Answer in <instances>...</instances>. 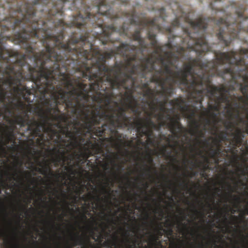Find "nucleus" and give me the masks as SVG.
<instances>
[{"instance_id":"59","label":"nucleus","mask_w":248,"mask_h":248,"mask_svg":"<svg viewBox=\"0 0 248 248\" xmlns=\"http://www.w3.org/2000/svg\"><path fill=\"white\" fill-rule=\"evenodd\" d=\"M29 163L31 164V165L33 164V162H31V161H29Z\"/></svg>"},{"instance_id":"42","label":"nucleus","mask_w":248,"mask_h":248,"mask_svg":"<svg viewBox=\"0 0 248 248\" xmlns=\"http://www.w3.org/2000/svg\"><path fill=\"white\" fill-rule=\"evenodd\" d=\"M244 214L248 215V205L244 210Z\"/></svg>"},{"instance_id":"28","label":"nucleus","mask_w":248,"mask_h":248,"mask_svg":"<svg viewBox=\"0 0 248 248\" xmlns=\"http://www.w3.org/2000/svg\"><path fill=\"white\" fill-rule=\"evenodd\" d=\"M95 198V196H93L91 193H89L86 195H83L80 197V199L84 201H92Z\"/></svg>"},{"instance_id":"50","label":"nucleus","mask_w":248,"mask_h":248,"mask_svg":"<svg viewBox=\"0 0 248 248\" xmlns=\"http://www.w3.org/2000/svg\"><path fill=\"white\" fill-rule=\"evenodd\" d=\"M89 186H90L91 188L92 189H95L93 185L89 184Z\"/></svg>"},{"instance_id":"34","label":"nucleus","mask_w":248,"mask_h":248,"mask_svg":"<svg viewBox=\"0 0 248 248\" xmlns=\"http://www.w3.org/2000/svg\"><path fill=\"white\" fill-rule=\"evenodd\" d=\"M165 233L168 235H171L173 233V230L171 227H170L168 230H166Z\"/></svg>"},{"instance_id":"43","label":"nucleus","mask_w":248,"mask_h":248,"mask_svg":"<svg viewBox=\"0 0 248 248\" xmlns=\"http://www.w3.org/2000/svg\"><path fill=\"white\" fill-rule=\"evenodd\" d=\"M5 233L4 232H3V231H0V238L2 237H3L4 235H5Z\"/></svg>"},{"instance_id":"46","label":"nucleus","mask_w":248,"mask_h":248,"mask_svg":"<svg viewBox=\"0 0 248 248\" xmlns=\"http://www.w3.org/2000/svg\"><path fill=\"white\" fill-rule=\"evenodd\" d=\"M117 238H118V237H117V236H115V237H114V241H113V245H115V242H116V241H117Z\"/></svg>"},{"instance_id":"64","label":"nucleus","mask_w":248,"mask_h":248,"mask_svg":"<svg viewBox=\"0 0 248 248\" xmlns=\"http://www.w3.org/2000/svg\"><path fill=\"white\" fill-rule=\"evenodd\" d=\"M201 203L202 206V207L203 208V207H204V204H203V203L201 202Z\"/></svg>"},{"instance_id":"41","label":"nucleus","mask_w":248,"mask_h":248,"mask_svg":"<svg viewBox=\"0 0 248 248\" xmlns=\"http://www.w3.org/2000/svg\"><path fill=\"white\" fill-rule=\"evenodd\" d=\"M197 174V172H196V171H193V172L190 174L189 176L191 178V177L196 175Z\"/></svg>"},{"instance_id":"24","label":"nucleus","mask_w":248,"mask_h":248,"mask_svg":"<svg viewBox=\"0 0 248 248\" xmlns=\"http://www.w3.org/2000/svg\"><path fill=\"white\" fill-rule=\"evenodd\" d=\"M233 162L234 164L237 166V171H241L243 175H246L247 174L246 171H247V170H248V166H247L246 167V168H242V167L241 168H240V162L238 161L237 157H235L233 159Z\"/></svg>"},{"instance_id":"54","label":"nucleus","mask_w":248,"mask_h":248,"mask_svg":"<svg viewBox=\"0 0 248 248\" xmlns=\"http://www.w3.org/2000/svg\"><path fill=\"white\" fill-rule=\"evenodd\" d=\"M111 161L112 162H113L114 163V165H116L115 163V160L113 159H111Z\"/></svg>"},{"instance_id":"35","label":"nucleus","mask_w":248,"mask_h":248,"mask_svg":"<svg viewBox=\"0 0 248 248\" xmlns=\"http://www.w3.org/2000/svg\"><path fill=\"white\" fill-rule=\"evenodd\" d=\"M238 183H241L242 185L245 186V183L242 182L241 180H238L237 182H235V188L237 189L238 187Z\"/></svg>"},{"instance_id":"47","label":"nucleus","mask_w":248,"mask_h":248,"mask_svg":"<svg viewBox=\"0 0 248 248\" xmlns=\"http://www.w3.org/2000/svg\"><path fill=\"white\" fill-rule=\"evenodd\" d=\"M193 211H194V212L195 214H198V213H202L201 212H199V211L198 210H196V209H194Z\"/></svg>"},{"instance_id":"17","label":"nucleus","mask_w":248,"mask_h":248,"mask_svg":"<svg viewBox=\"0 0 248 248\" xmlns=\"http://www.w3.org/2000/svg\"><path fill=\"white\" fill-rule=\"evenodd\" d=\"M214 141L216 145V148H214L213 146H211L209 149V155L211 158H212L215 160V162L216 164H218L219 162V157L222 150L217 141H215V139L214 140Z\"/></svg>"},{"instance_id":"26","label":"nucleus","mask_w":248,"mask_h":248,"mask_svg":"<svg viewBox=\"0 0 248 248\" xmlns=\"http://www.w3.org/2000/svg\"><path fill=\"white\" fill-rule=\"evenodd\" d=\"M73 239L74 241L73 246L74 247H75V246H77L78 245H82L84 244L83 239L81 237H80V236H79L78 233H77L75 237H73Z\"/></svg>"},{"instance_id":"25","label":"nucleus","mask_w":248,"mask_h":248,"mask_svg":"<svg viewBox=\"0 0 248 248\" xmlns=\"http://www.w3.org/2000/svg\"><path fill=\"white\" fill-rule=\"evenodd\" d=\"M69 124H67L63 126V127L64 128V129L65 130V132L68 136V139H70L71 141L74 142V139H75V136L73 131L69 129Z\"/></svg>"},{"instance_id":"4","label":"nucleus","mask_w":248,"mask_h":248,"mask_svg":"<svg viewBox=\"0 0 248 248\" xmlns=\"http://www.w3.org/2000/svg\"><path fill=\"white\" fill-rule=\"evenodd\" d=\"M59 17H56L52 22H49L52 27H54L53 34H48L46 32L43 31V37H46L51 40V61L53 62H49V64L47 84L48 88L53 87V89L47 91L43 101V105L46 107V111L42 108L36 107L34 108L37 116L41 119L39 139H37L39 144L44 143L46 141L48 143L50 141L54 142L55 139L58 140V131L62 127L61 122L66 123L68 120L64 113L59 114L61 111L58 107L59 105L65 106V103L62 102L61 98H59L58 101L56 102L54 95L59 93L61 89L62 91H66L64 84L62 83V80L61 78V75L67 74V71L70 68L67 65L65 56L66 53L53 44V38H59L61 35H63L64 38L67 29L71 30L72 27L80 28L82 24L78 22V20L80 19L81 20H84L79 15L78 16H73L72 21L67 24L62 18Z\"/></svg>"},{"instance_id":"62","label":"nucleus","mask_w":248,"mask_h":248,"mask_svg":"<svg viewBox=\"0 0 248 248\" xmlns=\"http://www.w3.org/2000/svg\"><path fill=\"white\" fill-rule=\"evenodd\" d=\"M59 217L61 219H62L63 216H61V215H60Z\"/></svg>"},{"instance_id":"10","label":"nucleus","mask_w":248,"mask_h":248,"mask_svg":"<svg viewBox=\"0 0 248 248\" xmlns=\"http://www.w3.org/2000/svg\"><path fill=\"white\" fill-rule=\"evenodd\" d=\"M58 134L59 136H57V138L59 139L57 140L55 139L53 141L54 143L57 144L59 148H53V151L56 152L57 155L56 157L53 159V161L55 162V166H58L59 163L61 162L64 163L67 161L68 165H69L72 160V155L66 156V149L75 147L74 143L70 139H68V136L62 124V127L59 129Z\"/></svg>"},{"instance_id":"45","label":"nucleus","mask_w":248,"mask_h":248,"mask_svg":"<svg viewBox=\"0 0 248 248\" xmlns=\"http://www.w3.org/2000/svg\"><path fill=\"white\" fill-rule=\"evenodd\" d=\"M162 152H163V153H166V146H163V149H162Z\"/></svg>"},{"instance_id":"8","label":"nucleus","mask_w":248,"mask_h":248,"mask_svg":"<svg viewBox=\"0 0 248 248\" xmlns=\"http://www.w3.org/2000/svg\"><path fill=\"white\" fill-rule=\"evenodd\" d=\"M244 8L236 11V16L232 18L231 16L226 18H219L216 21L218 31L216 35L221 43L228 46L235 38H239L247 42L245 38H242V34H248V17L244 16Z\"/></svg>"},{"instance_id":"57","label":"nucleus","mask_w":248,"mask_h":248,"mask_svg":"<svg viewBox=\"0 0 248 248\" xmlns=\"http://www.w3.org/2000/svg\"><path fill=\"white\" fill-rule=\"evenodd\" d=\"M39 165L40 167H43V164L41 163V162H39Z\"/></svg>"},{"instance_id":"31","label":"nucleus","mask_w":248,"mask_h":248,"mask_svg":"<svg viewBox=\"0 0 248 248\" xmlns=\"http://www.w3.org/2000/svg\"><path fill=\"white\" fill-rule=\"evenodd\" d=\"M85 188H86V185H82L81 186L78 187L76 191L77 194L80 195L83 193Z\"/></svg>"},{"instance_id":"56","label":"nucleus","mask_w":248,"mask_h":248,"mask_svg":"<svg viewBox=\"0 0 248 248\" xmlns=\"http://www.w3.org/2000/svg\"><path fill=\"white\" fill-rule=\"evenodd\" d=\"M231 212H232V213H234L235 212V210H234V209H232V210H231Z\"/></svg>"},{"instance_id":"63","label":"nucleus","mask_w":248,"mask_h":248,"mask_svg":"<svg viewBox=\"0 0 248 248\" xmlns=\"http://www.w3.org/2000/svg\"><path fill=\"white\" fill-rule=\"evenodd\" d=\"M167 154H168V155H171V152H170V151H169V152H168V153H167Z\"/></svg>"},{"instance_id":"13","label":"nucleus","mask_w":248,"mask_h":248,"mask_svg":"<svg viewBox=\"0 0 248 248\" xmlns=\"http://www.w3.org/2000/svg\"><path fill=\"white\" fill-rule=\"evenodd\" d=\"M144 124L139 123L140 127L138 130L141 131L142 135H145L147 137V143L148 144H153L154 142L155 138L154 133L152 128L148 122V119L146 118L143 119Z\"/></svg>"},{"instance_id":"14","label":"nucleus","mask_w":248,"mask_h":248,"mask_svg":"<svg viewBox=\"0 0 248 248\" xmlns=\"http://www.w3.org/2000/svg\"><path fill=\"white\" fill-rule=\"evenodd\" d=\"M23 162L21 160L18 159L14 165L13 169H14V172L12 174V179L14 180H16V177L17 180L22 182L24 180V177L27 176L31 177L30 171H23L19 169V167L22 166ZM25 174V176L23 175Z\"/></svg>"},{"instance_id":"18","label":"nucleus","mask_w":248,"mask_h":248,"mask_svg":"<svg viewBox=\"0 0 248 248\" xmlns=\"http://www.w3.org/2000/svg\"><path fill=\"white\" fill-rule=\"evenodd\" d=\"M185 162H188L189 164H190L193 167H197V168H199L202 170L200 174L202 176H204L205 174V171L207 169H209V164H205L203 163V162H200L198 163L197 160H195V161H189V160L185 158Z\"/></svg>"},{"instance_id":"6","label":"nucleus","mask_w":248,"mask_h":248,"mask_svg":"<svg viewBox=\"0 0 248 248\" xmlns=\"http://www.w3.org/2000/svg\"><path fill=\"white\" fill-rule=\"evenodd\" d=\"M210 61H204L205 66L204 68L203 80V98L205 95L208 98V109L205 108L203 109L206 113H210L213 118L214 125L212 130L216 128V124L217 123L216 118L217 114L216 112H219L222 103H225V109H227V114L230 119H237L239 123L245 125V132L248 133L247 128L248 127V120H246L241 116L240 109H243V105H241L238 102V97L235 95L233 96V104L232 102L229 95L226 93H221L223 88L219 87L212 85L211 77L215 75L219 76L216 72L208 66Z\"/></svg>"},{"instance_id":"21","label":"nucleus","mask_w":248,"mask_h":248,"mask_svg":"<svg viewBox=\"0 0 248 248\" xmlns=\"http://www.w3.org/2000/svg\"><path fill=\"white\" fill-rule=\"evenodd\" d=\"M225 109L226 110L225 112L226 117L228 118L229 120L228 121H225L224 124L226 130L230 131V135H231V133L233 132L232 130L234 128V124L232 122L233 119H230V118H229V116L227 113V109Z\"/></svg>"},{"instance_id":"11","label":"nucleus","mask_w":248,"mask_h":248,"mask_svg":"<svg viewBox=\"0 0 248 248\" xmlns=\"http://www.w3.org/2000/svg\"><path fill=\"white\" fill-rule=\"evenodd\" d=\"M205 124L202 129H201V124L198 120L194 121V127L191 128L189 131V133L192 136L195 137L194 139L196 144L194 146H191L192 150L197 149V145L203 144L204 146H209L210 143L208 140L204 139L203 140L201 139L205 137V132L207 131V126L211 125L212 122L210 119L204 118Z\"/></svg>"},{"instance_id":"60","label":"nucleus","mask_w":248,"mask_h":248,"mask_svg":"<svg viewBox=\"0 0 248 248\" xmlns=\"http://www.w3.org/2000/svg\"><path fill=\"white\" fill-rule=\"evenodd\" d=\"M108 164H106V165H105L106 169H109V168H108Z\"/></svg>"},{"instance_id":"49","label":"nucleus","mask_w":248,"mask_h":248,"mask_svg":"<svg viewBox=\"0 0 248 248\" xmlns=\"http://www.w3.org/2000/svg\"><path fill=\"white\" fill-rule=\"evenodd\" d=\"M151 168H150V167H148L146 170L148 171L149 173H150L151 172Z\"/></svg>"},{"instance_id":"30","label":"nucleus","mask_w":248,"mask_h":248,"mask_svg":"<svg viewBox=\"0 0 248 248\" xmlns=\"http://www.w3.org/2000/svg\"><path fill=\"white\" fill-rule=\"evenodd\" d=\"M226 183L227 185L228 189L230 191V192L229 193H228L227 194L228 195L229 197H231L232 195V192H234V189H233V187H232V186H231L230 183H229V182H226Z\"/></svg>"},{"instance_id":"27","label":"nucleus","mask_w":248,"mask_h":248,"mask_svg":"<svg viewBox=\"0 0 248 248\" xmlns=\"http://www.w3.org/2000/svg\"><path fill=\"white\" fill-rule=\"evenodd\" d=\"M109 182H107L106 183L105 185H101V189L103 193L104 194H108V195L110 194L111 189L110 188H107V187L108 186Z\"/></svg>"},{"instance_id":"19","label":"nucleus","mask_w":248,"mask_h":248,"mask_svg":"<svg viewBox=\"0 0 248 248\" xmlns=\"http://www.w3.org/2000/svg\"><path fill=\"white\" fill-rule=\"evenodd\" d=\"M155 230V233H153L151 236L154 242H156L157 240L162 237L163 233H165V232H166V230L163 229L162 223H157Z\"/></svg>"},{"instance_id":"20","label":"nucleus","mask_w":248,"mask_h":248,"mask_svg":"<svg viewBox=\"0 0 248 248\" xmlns=\"http://www.w3.org/2000/svg\"><path fill=\"white\" fill-rule=\"evenodd\" d=\"M192 108H190L187 106H186L184 108V109L189 113L188 114H187V118L190 120L191 128L194 127V120H196L195 117L196 116L198 111L199 110L198 108L194 107V106H192Z\"/></svg>"},{"instance_id":"1","label":"nucleus","mask_w":248,"mask_h":248,"mask_svg":"<svg viewBox=\"0 0 248 248\" xmlns=\"http://www.w3.org/2000/svg\"><path fill=\"white\" fill-rule=\"evenodd\" d=\"M171 4L175 19L171 26L165 29L169 33L166 46V59L156 56L159 46L155 32L163 31L162 22L165 21L166 10L158 9L159 17L140 19L135 10L115 13L113 22L116 19L126 18L129 24L124 23L119 29L114 24L104 29L101 37L103 44L110 39L112 42L120 41L119 36L125 35L138 42L139 47L122 43L115 47V54L124 57L125 71L123 72L122 63L116 62L117 78L120 86L127 89L126 98L132 111L140 115L139 104L133 93L140 89V94L147 97L144 101L158 121H166L167 114L174 112L173 108H167L168 98L174 93V85L187 93L194 102L203 108V74L204 61L201 56L210 50L206 40L207 23L203 18L189 19L177 2Z\"/></svg>"},{"instance_id":"2","label":"nucleus","mask_w":248,"mask_h":248,"mask_svg":"<svg viewBox=\"0 0 248 248\" xmlns=\"http://www.w3.org/2000/svg\"><path fill=\"white\" fill-rule=\"evenodd\" d=\"M67 0H34L31 3L20 5L17 0H6L8 8V28L14 39L26 50L28 54L19 58L18 52L8 50L10 56L8 61H1L0 73L6 78H0V119L6 114L19 112L12 124L6 127L5 141L0 140V150L6 153L4 145L12 142L15 143L14 130L16 124L27 129L33 137L39 136L41 120L30 118L29 113L32 107L23 102H32L35 96L43 102L47 91L53 89L48 87V69L51 61L52 42L50 39L43 37V31L54 34V27L50 22L56 17H62L64 4ZM0 124V131L3 129Z\"/></svg>"},{"instance_id":"52","label":"nucleus","mask_w":248,"mask_h":248,"mask_svg":"<svg viewBox=\"0 0 248 248\" xmlns=\"http://www.w3.org/2000/svg\"><path fill=\"white\" fill-rule=\"evenodd\" d=\"M216 190L217 192H220L221 191V189L220 188H219V187H217V188H216Z\"/></svg>"},{"instance_id":"3","label":"nucleus","mask_w":248,"mask_h":248,"mask_svg":"<svg viewBox=\"0 0 248 248\" xmlns=\"http://www.w3.org/2000/svg\"><path fill=\"white\" fill-rule=\"evenodd\" d=\"M95 8L96 14L87 11L85 17L81 13L76 16L80 15L84 19L83 21L78 20L82 25L78 29L100 27L102 32L96 33L94 39H98L105 45L100 39L104 34V30L113 25V18L117 15L113 14L111 4H108L106 0H102ZM91 34L88 31L79 36L73 33L66 43L62 42L63 35L53 38V44L66 53L67 65L70 68L66 74L60 75L66 91L60 88L53 97L56 101L61 98L65 103V109H71L72 113L77 116L70 122L73 125L75 146L79 144L78 137L84 142L85 139L81 136L92 134L94 130L95 134L98 128L95 126L98 124L93 125L89 129L88 123L97 109L101 111L104 108L102 103L110 105L114 95L111 89L120 84L117 78L116 62L110 67L106 64L107 59L116 54L115 42L108 40L105 44H110L109 51L101 52L99 47H94L90 38Z\"/></svg>"},{"instance_id":"55","label":"nucleus","mask_w":248,"mask_h":248,"mask_svg":"<svg viewBox=\"0 0 248 248\" xmlns=\"http://www.w3.org/2000/svg\"><path fill=\"white\" fill-rule=\"evenodd\" d=\"M120 0L121 1H122L123 2V3H125V2H127L126 0H125V1H123V0Z\"/></svg>"},{"instance_id":"38","label":"nucleus","mask_w":248,"mask_h":248,"mask_svg":"<svg viewBox=\"0 0 248 248\" xmlns=\"http://www.w3.org/2000/svg\"><path fill=\"white\" fill-rule=\"evenodd\" d=\"M231 218L232 219H233V220L234 221H237V220H238L239 218V217H237V216H235V215H232L231 216Z\"/></svg>"},{"instance_id":"48","label":"nucleus","mask_w":248,"mask_h":248,"mask_svg":"<svg viewBox=\"0 0 248 248\" xmlns=\"http://www.w3.org/2000/svg\"><path fill=\"white\" fill-rule=\"evenodd\" d=\"M1 183L3 184V185H8V184L7 183H6L5 182V181H3V180L1 179Z\"/></svg>"},{"instance_id":"53","label":"nucleus","mask_w":248,"mask_h":248,"mask_svg":"<svg viewBox=\"0 0 248 248\" xmlns=\"http://www.w3.org/2000/svg\"><path fill=\"white\" fill-rule=\"evenodd\" d=\"M148 186H149V185H148V183H145V187H146V188L148 187Z\"/></svg>"},{"instance_id":"40","label":"nucleus","mask_w":248,"mask_h":248,"mask_svg":"<svg viewBox=\"0 0 248 248\" xmlns=\"http://www.w3.org/2000/svg\"><path fill=\"white\" fill-rule=\"evenodd\" d=\"M138 145H140V144L144 145V144H145V143L144 142V141H142L141 140H140V139H139L138 140Z\"/></svg>"},{"instance_id":"5","label":"nucleus","mask_w":248,"mask_h":248,"mask_svg":"<svg viewBox=\"0 0 248 248\" xmlns=\"http://www.w3.org/2000/svg\"><path fill=\"white\" fill-rule=\"evenodd\" d=\"M214 54L216 59L208 66L223 79L239 87L245 97L239 95L237 99L243 103L248 120V48H242L239 52L215 51Z\"/></svg>"},{"instance_id":"12","label":"nucleus","mask_w":248,"mask_h":248,"mask_svg":"<svg viewBox=\"0 0 248 248\" xmlns=\"http://www.w3.org/2000/svg\"><path fill=\"white\" fill-rule=\"evenodd\" d=\"M95 130L93 131L92 134H90L91 136L90 139L87 140L85 143L86 146H84V152L80 155H75L78 158H79L81 155L85 159L87 160L90 156L98 155V154L102 153V149L100 146H99V144L97 143H93L91 140V139H93L95 140H96V138H93V134L95 135ZM95 136H96V135Z\"/></svg>"},{"instance_id":"37","label":"nucleus","mask_w":248,"mask_h":248,"mask_svg":"<svg viewBox=\"0 0 248 248\" xmlns=\"http://www.w3.org/2000/svg\"><path fill=\"white\" fill-rule=\"evenodd\" d=\"M167 141L168 142V146L169 147H170V148H174L175 145H174V144L170 143V139H167Z\"/></svg>"},{"instance_id":"29","label":"nucleus","mask_w":248,"mask_h":248,"mask_svg":"<svg viewBox=\"0 0 248 248\" xmlns=\"http://www.w3.org/2000/svg\"><path fill=\"white\" fill-rule=\"evenodd\" d=\"M178 185L179 186L183 187L185 189H187L188 187V183L186 180H181L179 181Z\"/></svg>"},{"instance_id":"36","label":"nucleus","mask_w":248,"mask_h":248,"mask_svg":"<svg viewBox=\"0 0 248 248\" xmlns=\"http://www.w3.org/2000/svg\"><path fill=\"white\" fill-rule=\"evenodd\" d=\"M148 160L150 164H152L153 162V158L150 155H148Z\"/></svg>"},{"instance_id":"39","label":"nucleus","mask_w":248,"mask_h":248,"mask_svg":"<svg viewBox=\"0 0 248 248\" xmlns=\"http://www.w3.org/2000/svg\"><path fill=\"white\" fill-rule=\"evenodd\" d=\"M206 205L207 206L210 208L211 210L212 211L213 210V207H212V205H211V204L209 202H206Z\"/></svg>"},{"instance_id":"44","label":"nucleus","mask_w":248,"mask_h":248,"mask_svg":"<svg viewBox=\"0 0 248 248\" xmlns=\"http://www.w3.org/2000/svg\"><path fill=\"white\" fill-rule=\"evenodd\" d=\"M113 155H114L115 158H120L119 155L117 154V153H113Z\"/></svg>"},{"instance_id":"33","label":"nucleus","mask_w":248,"mask_h":248,"mask_svg":"<svg viewBox=\"0 0 248 248\" xmlns=\"http://www.w3.org/2000/svg\"><path fill=\"white\" fill-rule=\"evenodd\" d=\"M170 103L171 105H177L180 106V100L178 98H175L174 100H171L170 101Z\"/></svg>"},{"instance_id":"22","label":"nucleus","mask_w":248,"mask_h":248,"mask_svg":"<svg viewBox=\"0 0 248 248\" xmlns=\"http://www.w3.org/2000/svg\"><path fill=\"white\" fill-rule=\"evenodd\" d=\"M139 123L144 124V119L139 118L138 121H136L134 123L131 122V124L130 126L136 128V131L138 134V137L140 139H141V138L143 137L144 135H142L141 131H140V130H139V128L140 127V125Z\"/></svg>"},{"instance_id":"32","label":"nucleus","mask_w":248,"mask_h":248,"mask_svg":"<svg viewBox=\"0 0 248 248\" xmlns=\"http://www.w3.org/2000/svg\"><path fill=\"white\" fill-rule=\"evenodd\" d=\"M199 151L200 152V155H202V157H203L204 160V162H203V163H204L205 164H209V159L208 157L206 156V155H202V154L203 152L202 150H199Z\"/></svg>"},{"instance_id":"9","label":"nucleus","mask_w":248,"mask_h":248,"mask_svg":"<svg viewBox=\"0 0 248 248\" xmlns=\"http://www.w3.org/2000/svg\"><path fill=\"white\" fill-rule=\"evenodd\" d=\"M146 109V107H142V110L145 111V113L147 114L148 122L153 130H159L162 126L166 125L174 137L177 139H179L182 133L186 131L187 130L184 127L182 124L180 122V117L178 114L171 116L170 114H167V119L169 120L170 122H167L166 121H160L159 124H156L151 119L152 116L154 118V112H148Z\"/></svg>"},{"instance_id":"7","label":"nucleus","mask_w":248,"mask_h":248,"mask_svg":"<svg viewBox=\"0 0 248 248\" xmlns=\"http://www.w3.org/2000/svg\"><path fill=\"white\" fill-rule=\"evenodd\" d=\"M120 88H124L125 90L124 93V100L128 103V107L129 108V102L126 98L127 89L123 86L115 87L111 89L114 95L109 106H107L106 103H104V107L107 108V110L99 111V109H97L87 125L89 129H91L92 126L94 124H100L102 121H105V123H104L101 127H98L95 135L97 137H105L107 135L111 136L110 140L114 142L115 146L118 148H121V144H124L125 146H131L133 142V140H131L124 142L123 134H120L116 130L117 128L127 127L131 124V118L126 116V110L124 108L120 107L117 110L111 106L113 99L116 97L113 92L114 89H120ZM129 108L131 109L130 108Z\"/></svg>"},{"instance_id":"23","label":"nucleus","mask_w":248,"mask_h":248,"mask_svg":"<svg viewBox=\"0 0 248 248\" xmlns=\"http://www.w3.org/2000/svg\"><path fill=\"white\" fill-rule=\"evenodd\" d=\"M228 135V132L227 131H221L217 135V139H215V140L217 141L219 144L221 141H229Z\"/></svg>"},{"instance_id":"61","label":"nucleus","mask_w":248,"mask_h":248,"mask_svg":"<svg viewBox=\"0 0 248 248\" xmlns=\"http://www.w3.org/2000/svg\"><path fill=\"white\" fill-rule=\"evenodd\" d=\"M96 199H98V201H99V200H100V197H99V196H96Z\"/></svg>"},{"instance_id":"58","label":"nucleus","mask_w":248,"mask_h":248,"mask_svg":"<svg viewBox=\"0 0 248 248\" xmlns=\"http://www.w3.org/2000/svg\"><path fill=\"white\" fill-rule=\"evenodd\" d=\"M210 7H211V8H212V9H214V8H213V3H210Z\"/></svg>"},{"instance_id":"51","label":"nucleus","mask_w":248,"mask_h":248,"mask_svg":"<svg viewBox=\"0 0 248 248\" xmlns=\"http://www.w3.org/2000/svg\"><path fill=\"white\" fill-rule=\"evenodd\" d=\"M64 169L66 170H68L69 168L68 167V166H64Z\"/></svg>"},{"instance_id":"15","label":"nucleus","mask_w":248,"mask_h":248,"mask_svg":"<svg viewBox=\"0 0 248 248\" xmlns=\"http://www.w3.org/2000/svg\"><path fill=\"white\" fill-rule=\"evenodd\" d=\"M231 136L233 138L231 143L232 144L234 149L241 146L243 141V138L245 137L244 132L242 129H237L235 132L231 133Z\"/></svg>"},{"instance_id":"16","label":"nucleus","mask_w":248,"mask_h":248,"mask_svg":"<svg viewBox=\"0 0 248 248\" xmlns=\"http://www.w3.org/2000/svg\"><path fill=\"white\" fill-rule=\"evenodd\" d=\"M34 170L35 171H38L39 173L44 174V175H48L50 177H54L57 179H59L61 178V177H62V173L59 172L57 173H54L52 169H50L49 165L46 162H45V164L43 167V168H35Z\"/></svg>"}]
</instances>
